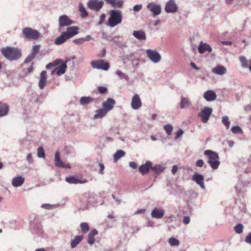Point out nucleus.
I'll return each instance as SVG.
<instances>
[{
  "label": "nucleus",
  "mask_w": 251,
  "mask_h": 251,
  "mask_svg": "<svg viewBox=\"0 0 251 251\" xmlns=\"http://www.w3.org/2000/svg\"><path fill=\"white\" fill-rule=\"evenodd\" d=\"M26 160L29 164H31L33 162V159L32 158V155L31 153H28L26 156Z\"/></svg>",
  "instance_id": "nucleus-59"
},
{
  "label": "nucleus",
  "mask_w": 251,
  "mask_h": 251,
  "mask_svg": "<svg viewBox=\"0 0 251 251\" xmlns=\"http://www.w3.org/2000/svg\"><path fill=\"white\" fill-rule=\"evenodd\" d=\"M94 101L95 99L91 97H82L80 99V103L82 105H85Z\"/></svg>",
  "instance_id": "nucleus-33"
},
{
  "label": "nucleus",
  "mask_w": 251,
  "mask_h": 251,
  "mask_svg": "<svg viewBox=\"0 0 251 251\" xmlns=\"http://www.w3.org/2000/svg\"><path fill=\"white\" fill-rule=\"evenodd\" d=\"M33 64H34V63H32V64L29 66V67H28L27 69H25V68L24 69L23 72L25 73V74L26 75H27L28 74H29V73H30L31 72H32L33 71Z\"/></svg>",
  "instance_id": "nucleus-53"
},
{
  "label": "nucleus",
  "mask_w": 251,
  "mask_h": 251,
  "mask_svg": "<svg viewBox=\"0 0 251 251\" xmlns=\"http://www.w3.org/2000/svg\"><path fill=\"white\" fill-rule=\"evenodd\" d=\"M47 72L45 71H42L40 74L39 87L41 90H43L47 82Z\"/></svg>",
  "instance_id": "nucleus-21"
},
{
  "label": "nucleus",
  "mask_w": 251,
  "mask_h": 251,
  "mask_svg": "<svg viewBox=\"0 0 251 251\" xmlns=\"http://www.w3.org/2000/svg\"><path fill=\"white\" fill-rule=\"evenodd\" d=\"M169 243L171 246H178L179 241L174 237H171L169 239Z\"/></svg>",
  "instance_id": "nucleus-45"
},
{
  "label": "nucleus",
  "mask_w": 251,
  "mask_h": 251,
  "mask_svg": "<svg viewBox=\"0 0 251 251\" xmlns=\"http://www.w3.org/2000/svg\"><path fill=\"white\" fill-rule=\"evenodd\" d=\"M40 46V45H34L32 47V52L33 54L35 55V56L37 55V54L39 51Z\"/></svg>",
  "instance_id": "nucleus-52"
},
{
  "label": "nucleus",
  "mask_w": 251,
  "mask_h": 251,
  "mask_svg": "<svg viewBox=\"0 0 251 251\" xmlns=\"http://www.w3.org/2000/svg\"><path fill=\"white\" fill-rule=\"evenodd\" d=\"M126 154L125 152L121 150H118L114 154V161L117 162L121 157L124 156Z\"/></svg>",
  "instance_id": "nucleus-36"
},
{
  "label": "nucleus",
  "mask_w": 251,
  "mask_h": 251,
  "mask_svg": "<svg viewBox=\"0 0 251 251\" xmlns=\"http://www.w3.org/2000/svg\"><path fill=\"white\" fill-rule=\"evenodd\" d=\"M37 156L39 158H45V154L44 148L42 147H39L37 150Z\"/></svg>",
  "instance_id": "nucleus-46"
},
{
  "label": "nucleus",
  "mask_w": 251,
  "mask_h": 251,
  "mask_svg": "<svg viewBox=\"0 0 251 251\" xmlns=\"http://www.w3.org/2000/svg\"><path fill=\"white\" fill-rule=\"evenodd\" d=\"M147 8L151 12L153 16L160 15L161 13V7L159 4L151 2L149 3L147 5Z\"/></svg>",
  "instance_id": "nucleus-9"
},
{
  "label": "nucleus",
  "mask_w": 251,
  "mask_h": 251,
  "mask_svg": "<svg viewBox=\"0 0 251 251\" xmlns=\"http://www.w3.org/2000/svg\"><path fill=\"white\" fill-rule=\"evenodd\" d=\"M40 219L39 216H35L33 219L30 218V231L35 237H42L44 234Z\"/></svg>",
  "instance_id": "nucleus-1"
},
{
  "label": "nucleus",
  "mask_w": 251,
  "mask_h": 251,
  "mask_svg": "<svg viewBox=\"0 0 251 251\" xmlns=\"http://www.w3.org/2000/svg\"><path fill=\"white\" fill-rule=\"evenodd\" d=\"M204 154L208 156V160L214 161L220 159L218 153L211 150H207L205 151Z\"/></svg>",
  "instance_id": "nucleus-20"
},
{
  "label": "nucleus",
  "mask_w": 251,
  "mask_h": 251,
  "mask_svg": "<svg viewBox=\"0 0 251 251\" xmlns=\"http://www.w3.org/2000/svg\"><path fill=\"white\" fill-rule=\"evenodd\" d=\"M203 97L207 101H211L216 99V94L212 90H208L204 93Z\"/></svg>",
  "instance_id": "nucleus-25"
},
{
  "label": "nucleus",
  "mask_w": 251,
  "mask_h": 251,
  "mask_svg": "<svg viewBox=\"0 0 251 251\" xmlns=\"http://www.w3.org/2000/svg\"><path fill=\"white\" fill-rule=\"evenodd\" d=\"M2 54L8 60L15 61L22 56L21 50L17 48L6 47L1 49Z\"/></svg>",
  "instance_id": "nucleus-2"
},
{
  "label": "nucleus",
  "mask_w": 251,
  "mask_h": 251,
  "mask_svg": "<svg viewBox=\"0 0 251 251\" xmlns=\"http://www.w3.org/2000/svg\"><path fill=\"white\" fill-rule=\"evenodd\" d=\"M142 7H143V6L142 4L135 5L133 7V10L134 12H139L142 9Z\"/></svg>",
  "instance_id": "nucleus-57"
},
{
  "label": "nucleus",
  "mask_w": 251,
  "mask_h": 251,
  "mask_svg": "<svg viewBox=\"0 0 251 251\" xmlns=\"http://www.w3.org/2000/svg\"><path fill=\"white\" fill-rule=\"evenodd\" d=\"M212 109L209 107H204L201 112L199 113V116L201 118V120L203 123L207 122L209 118L211 115Z\"/></svg>",
  "instance_id": "nucleus-10"
},
{
  "label": "nucleus",
  "mask_w": 251,
  "mask_h": 251,
  "mask_svg": "<svg viewBox=\"0 0 251 251\" xmlns=\"http://www.w3.org/2000/svg\"><path fill=\"white\" fill-rule=\"evenodd\" d=\"M208 163L210 165L211 167L213 169H217L218 168L220 162L219 160L212 161L208 160Z\"/></svg>",
  "instance_id": "nucleus-39"
},
{
  "label": "nucleus",
  "mask_w": 251,
  "mask_h": 251,
  "mask_svg": "<svg viewBox=\"0 0 251 251\" xmlns=\"http://www.w3.org/2000/svg\"><path fill=\"white\" fill-rule=\"evenodd\" d=\"M165 10L167 13H174L177 10V6L174 0H169L165 6Z\"/></svg>",
  "instance_id": "nucleus-14"
},
{
  "label": "nucleus",
  "mask_w": 251,
  "mask_h": 251,
  "mask_svg": "<svg viewBox=\"0 0 251 251\" xmlns=\"http://www.w3.org/2000/svg\"><path fill=\"white\" fill-rule=\"evenodd\" d=\"M164 213L165 210L164 209L155 208L152 210L151 216L154 218L160 219L164 216Z\"/></svg>",
  "instance_id": "nucleus-22"
},
{
  "label": "nucleus",
  "mask_w": 251,
  "mask_h": 251,
  "mask_svg": "<svg viewBox=\"0 0 251 251\" xmlns=\"http://www.w3.org/2000/svg\"><path fill=\"white\" fill-rule=\"evenodd\" d=\"M151 170L157 175L161 173L164 170V168L160 165H155L154 166H152Z\"/></svg>",
  "instance_id": "nucleus-37"
},
{
  "label": "nucleus",
  "mask_w": 251,
  "mask_h": 251,
  "mask_svg": "<svg viewBox=\"0 0 251 251\" xmlns=\"http://www.w3.org/2000/svg\"><path fill=\"white\" fill-rule=\"evenodd\" d=\"M231 131L234 134L242 133V129L239 126H234L231 128Z\"/></svg>",
  "instance_id": "nucleus-47"
},
{
  "label": "nucleus",
  "mask_w": 251,
  "mask_h": 251,
  "mask_svg": "<svg viewBox=\"0 0 251 251\" xmlns=\"http://www.w3.org/2000/svg\"><path fill=\"white\" fill-rule=\"evenodd\" d=\"M212 72L218 75H223L226 72V67L222 65H218L212 70Z\"/></svg>",
  "instance_id": "nucleus-26"
},
{
  "label": "nucleus",
  "mask_w": 251,
  "mask_h": 251,
  "mask_svg": "<svg viewBox=\"0 0 251 251\" xmlns=\"http://www.w3.org/2000/svg\"><path fill=\"white\" fill-rule=\"evenodd\" d=\"M98 90L99 93L103 94L107 91V88L104 86H99L98 88Z\"/></svg>",
  "instance_id": "nucleus-55"
},
{
  "label": "nucleus",
  "mask_w": 251,
  "mask_h": 251,
  "mask_svg": "<svg viewBox=\"0 0 251 251\" xmlns=\"http://www.w3.org/2000/svg\"><path fill=\"white\" fill-rule=\"evenodd\" d=\"M129 165L131 168L134 169H136L137 167L136 163L134 161L130 162L129 163Z\"/></svg>",
  "instance_id": "nucleus-64"
},
{
  "label": "nucleus",
  "mask_w": 251,
  "mask_h": 251,
  "mask_svg": "<svg viewBox=\"0 0 251 251\" xmlns=\"http://www.w3.org/2000/svg\"><path fill=\"white\" fill-rule=\"evenodd\" d=\"M98 166L100 167L99 173L100 175L104 174V165L102 163H99Z\"/></svg>",
  "instance_id": "nucleus-58"
},
{
  "label": "nucleus",
  "mask_w": 251,
  "mask_h": 251,
  "mask_svg": "<svg viewBox=\"0 0 251 251\" xmlns=\"http://www.w3.org/2000/svg\"><path fill=\"white\" fill-rule=\"evenodd\" d=\"M236 203L237 204L238 207L241 211H243L244 212H246V207L245 204L244 202L241 201H236Z\"/></svg>",
  "instance_id": "nucleus-49"
},
{
  "label": "nucleus",
  "mask_w": 251,
  "mask_h": 251,
  "mask_svg": "<svg viewBox=\"0 0 251 251\" xmlns=\"http://www.w3.org/2000/svg\"><path fill=\"white\" fill-rule=\"evenodd\" d=\"M107 112H108L103 108L97 110L96 111V114L94 115L93 117V119L95 120L101 119L106 115Z\"/></svg>",
  "instance_id": "nucleus-29"
},
{
  "label": "nucleus",
  "mask_w": 251,
  "mask_h": 251,
  "mask_svg": "<svg viewBox=\"0 0 251 251\" xmlns=\"http://www.w3.org/2000/svg\"><path fill=\"white\" fill-rule=\"evenodd\" d=\"M243 228L244 226L242 224H238L234 227L235 231L238 234L242 233Z\"/></svg>",
  "instance_id": "nucleus-44"
},
{
  "label": "nucleus",
  "mask_w": 251,
  "mask_h": 251,
  "mask_svg": "<svg viewBox=\"0 0 251 251\" xmlns=\"http://www.w3.org/2000/svg\"><path fill=\"white\" fill-rule=\"evenodd\" d=\"M190 222V217L188 216H184L183 219V223L185 224H188Z\"/></svg>",
  "instance_id": "nucleus-61"
},
{
  "label": "nucleus",
  "mask_w": 251,
  "mask_h": 251,
  "mask_svg": "<svg viewBox=\"0 0 251 251\" xmlns=\"http://www.w3.org/2000/svg\"><path fill=\"white\" fill-rule=\"evenodd\" d=\"M239 60L241 63V66L244 68H249V66L247 63V59L246 57L244 56H241L239 57Z\"/></svg>",
  "instance_id": "nucleus-42"
},
{
  "label": "nucleus",
  "mask_w": 251,
  "mask_h": 251,
  "mask_svg": "<svg viewBox=\"0 0 251 251\" xmlns=\"http://www.w3.org/2000/svg\"><path fill=\"white\" fill-rule=\"evenodd\" d=\"M122 12L118 9H113L110 11V17L108 20V25L113 27L121 23L122 21Z\"/></svg>",
  "instance_id": "nucleus-4"
},
{
  "label": "nucleus",
  "mask_w": 251,
  "mask_h": 251,
  "mask_svg": "<svg viewBox=\"0 0 251 251\" xmlns=\"http://www.w3.org/2000/svg\"><path fill=\"white\" fill-rule=\"evenodd\" d=\"M25 37L28 39L37 40L40 37L39 32L30 27H25L23 30Z\"/></svg>",
  "instance_id": "nucleus-5"
},
{
  "label": "nucleus",
  "mask_w": 251,
  "mask_h": 251,
  "mask_svg": "<svg viewBox=\"0 0 251 251\" xmlns=\"http://www.w3.org/2000/svg\"><path fill=\"white\" fill-rule=\"evenodd\" d=\"M58 23L59 28H61L73 25L75 22L70 19L66 15H63L59 17Z\"/></svg>",
  "instance_id": "nucleus-11"
},
{
  "label": "nucleus",
  "mask_w": 251,
  "mask_h": 251,
  "mask_svg": "<svg viewBox=\"0 0 251 251\" xmlns=\"http://www.w3.org/2000/svg\"><path fill=\"white\" fill-rule=\"evenodd\" d=\"M55 165L56 166L62 168H70V166L69 165H66L62 161L60 158V153L58 151H56L55 153V159H54Z\"/></svg>",
  "instance_id": "nucleus-18"
},
{
  "label": "nucleus",
  "mask_w": 251,
  "mask_h": 251,
  "mask_svg": "<svg viewBox=\"0 0 251 251\" xmlns=\"http://www.w3.org/2000/svg\"><path fill=\"white\" fill-rule=\"evenodd\" d=\"M80 227L82 232L83 233H86L90 230V227L88 223L85 222L81 223L80 225Z\"/></svg>",
  "instance_id": "nucleus-40"
},
{
  "label": "nucleus",
  "mask_w": 251,
  "mask_h": 251,
  "mask_svg": "<svg viewBox=\"0 0 251 251\" xmlns=\"http://www.w3.org/2000/svg\"><path fill=\"white\" fill-rule=\"evenodd\" d=\"M146 53L149 59L153 63H157L161 59L160 54L156 50L148 49L146 50Z\"/></svg>",
  "instance_id": "nucleus-6"
},
{
  "label": "nucleus",
  "mask_w": 251,
  "mask_h": 251,
  "mask_svg": "<svg viewBox=\"0 0 251 251\" xmlns=\"http://www.w3.org/2000/svg\"><path fill=\"white\" fill-rule=\"evenodd\" d=\"M142 106V102L139 95L135 94L132 98L131 106L133 109L137 110Z\"/></svg>",
  "instance_id": "nucleus-16"
},
{
  "label": "nucleus",
  "mask_w": 251,
  "mask_h": 251,
  "mask_svg": "<svg viewBox=\"0 0 251 251\" xmlns=\"http://www.w3.org/2000/svg\"><path fill=\"white\" fill-rule=\"evenodd\" d=\"M116 103L115 100L112 98H108L106 101L102 103L103 108L107 112L111 110Z\"/></svg>",
  "instance_id": "nucleus-17"
},
{
  "label": "nucleus",
  "mask_w": 251,
  "mask_h": 251,
  "mask_svg": "<svg viewBox=\"0 0 251 251\" xmlns=\"http://www.w3.org/2000/svg\"><path fill=\"white\" fill-rule=\"evenodd\" d=\"M190 102L187 98H184V97H181V101L180 103V107L182 109H184L186 107H189Z\"/></svg>",
  "instance_id": "nucleus-38"
},
{
  "label": "nucleus",
  "mask_w": 251,
  "mask_h": 251,
  "mask_svg": "<svg viewBox=\"0 0 251 251\" xmlns=\"http://www.w3.org/2000/svg\"><path fill=\"white\" fill-rule=\"evenodd\" d=\"M249 184V182H243L239 180L235 186V191L237 195L243 196L246 191L245 187Z\"/></svg>",
  "instance_id": "nucleus-12"
},
{
  "label": "nucleus",
  "mask_w": 251,
  "mask_h": 251,
  "mask_svg": "<svg viewBox=\"0 0 251 251\" xmlns=\"http://www.w3.org/2000/svg\"><path fill=\"white\" fill-rule=\"evenodd\" d=\"M9 111V106L7 104L0 101V117L5 116Z\"/></svg>",
  "instance_id": "nucleus-28"
},
{
  "label": "nucleus",
  "mask_w": 251,
  "mask_h": 251,
  "mask_svg": "<svg viewBox=\"0 0 251 251\" xmlns=\"http://www.w3.org/2000/svg\"><path fill=\"white\" fill-rule=\"evenodd\" d=\"M124 0H114V3L111 4V6L116 8H122L124 5Z\"/></svg>",
  "instance_id": "nucleus-41"
},
{
  "label": "nucleus",
  "mask_w": 251,
  "mask_h": 251,
  "mask_svg": "<svg viewBox=\"0 0 251 251\" xmlns=\"http://www.w3.org/2000/svg\"><path fill=\"white\" fill-rule=\"evenodd\" d=\"M245 241L248 244H251V232H250L245 237Z\"/></svg>",
  "instance_id": "nucleus-60"
},
{
  "label": "nucleus",
  "mask_w": 251,
  "mask_h": 251,
  "mask_svg": "<svg viewBox=\"0 0 251 251\" xmlns=\"http://www.w3.org/2000/svg\"><path fill=\"white\" fill-rule=\"evenodd\" d=\"M151 168L152 162L150 161H147L145 164H142L139 167V171L142 176H145L149 173Z\"/></svg>",
  "instance_id": "nucleus-15"
},
{
  "label": "nucleus",
  "mask_w": 251,
  "mask_h": 251,
  "mask_svg": "<svg viewBox=\"0 0 251 251\" xmlns=\"http://www.w3.org/2000/svg\"><path fill=\"white\" fill-rule=\"evenodd\" d=\"M78 29V27L76 26L68 27L66 31L63 32L61 35L55 39L54 43L57 45L62 44L68 39L77 34Z\"/></svg>",
  "instance_id": "nucleus-3"
},
{
  "label": "nucleus",
  "mask_w": 251,
  "mask_h": 251,
  "mask_svg": "<svg viewBox=\"0 0 251 251\" xmlns=\"http://www.w3.org/2000/svg\"><path fill=\"white\" fill-rule=\"evenodd\" d=\"M164 128L168 135H170L172 134L173 131V126L171 125H166L164 126Z\"/></svg>",
  "instance_id": "nucleus-50"
},
{
  "label": "nucleus",
  "mask_w": 251,
  "mask_h": 251,
  "mask_svg": "<svg viewBox=\"0 0 251 251\" xmlns=\"http://www.w3.org/2000/svg\"><path fill=\"white\" fill-rule=\"evenodd\" d=\"M25 181V177L22 176L14 177L12 180V184L14 187H18L22 186Z\"/></svg>",
  "instance_id": "nucleus-23"
},
{
  "label": "nucleus",
  "mask_w": 251,
  "mask_h": 251,
  "mask_svg": "<svg viewBox=\"0 0 251 251\" xmlns=\"http://www.w3.org/2000/svg\"><path fill=\"white\" fill-rule=\"evenodd\" d=\"M204 164V161L202 159H199L196 163V165L197 167H201Z\"/></svg>",
  "instance_id": "nucleus-63"
},
{
  "label": "nucleus",
  "mask_w": 251,
  "mask_h": 251,
  "mask_svg": "<svg viewBox=\"0 0 251 251\" xmlns=\"http://www.w3.org/2000/svg\"><path fill=\"white\" fill-rule=\"evenodd\" d=\"M183 134V131L182 129L180 128L177 132L176 136L175 139H177L179 138Z\"/></svg>",
  "instance_id": "nucleus-62"
},
{
  "label": "nucleus",
  "mask_w": 251,
  "mask_h": 251,
  "mask_svg": "<svg viewBox=\"0 0 251 251\" xmlns=\"http://www.w3.org/2000/svg\"><path fill=\"white\" fill-rule=\"evenodd\" d=\"M198 50L200 53H203L206 51L211 52L212 49L208 44L203 43L201 42L198 47Z\"/></svg>",
  "instance_id": "nucleus-24"
},
{
  "label": "nucleus",
  "mask_w": 251,
  "mask_h": 251,
  "mask_svg": "<svg viewBox=\"0 0 251 251\" xmlns=\"http://www.w3.org/2000/svg\"><path fill=\"white\" fill-rule=\"evenodd\" d=\"M119 36H116L114 41V44L120 48L122 49L127 47V45L125 42L119 39Z\"/></svg>",
  "instance_id": "nucleus-34"
},
{
  "label": "nucleus",
  "mask_w": 251,
  "mask_h": 251,
  "mask_svg": "<svg viewBox=\"0 0 251 251\" xmlns=\"http://www.w3.org/2000/svg\"><path fill=\"white\" fill-rule=\"evenodd\" d=\"M67 67L66 62L62 63L60 66L51 71V74L53 75L56 73L57 75L60 76L65 73Z\"/></svg>",
  "instance_id": "nucleus-19"
},
{
  "label": "nucleus",
  "mask_w": 251,
  "mask_h": 251,
  "mask_svg": "<svg viewBox=\"0 0 251 251\" xmlns=\"http://www.w3.org/2000/svg\"><path fill=\"white\" fill-rule=\"evenodd\" d=\"M73 42L75 44L78 45H80L84 42L83 38L74 39L73 40Z\"/></svg>",
  "instance_id": "nucleus-56"
},
{
  "label": "nucleus",
  "mask_w": 251,
  "mask_h": 251,
  "mask_svg": "<svg viewBox=\"0 0 251 251\" xmlns=\"http://www.w3.org/2000/svg\"><path fill=\"white\" fill-rule=\"evenodd\" d=\"M132 34L134 37L139 40H145L146 39L145 32L142 30H134Z\"/></svg>",
  "instance_id": "nucleus-27"
},
{
  "label": "nucleus",
  "mask_w": 251,
  "mask_h": 251,
  "mask_svg": "<svg viewBox=\"0 0 251 251\" xmlns=\"http://www.w3.org/2000/svg\"><path fill=\"white\" fill-rule=\"evenodd\" d=\"M192 180L199 185L202 189L205 190L204 184V176L201 174L195 173L192 176Z\"/></svg>",
  "instance_id": "nucleus-13"
},
{
  "label": "nucleus",
  "mask_w": 251,
  "mask_h": 251,
  "mask_svg": "<svg viewBox=\"0 0 251 251\" xmlns=\"http://www.w3.org/2000/svg\"><path fill=\"white\" fill-rule=\"evenodd\" d=\"M104 2L102 0H89L87 5L89 9L95 11H99L103 6Z\"/></svg>",
  "instance_id": "nucleus-8"
},
{
  "label": "nucleus",
  "mask_w": 251,
  "mask_h": 251,
  "mask_svg": "<svg viewBox=\"0 0 251 251\" xmlns=\"http://www.w3.org/2000/svg\"><path fill=\"white\" fill-rule=\"evenodd\" d=\"M66 181L70 184H77V183H83V181L78 179L75 176H70L68 177H66L65 178Z\"/></svg>",
  "instance_id": "nucleus-32"
},
{
  "label": "nucleus",
  "mask_w": 251,
  "mask_h": 251,
  "mask_svg": "<svg viewBox=\"0 0 251 251\" xmlns=\"http://www.w3.org/2000/svg\"><path fill=\"white\" fill-rule=\"evenodd\" d=\"M78 9L79 12L81 13V17L82 18H85L88 16V13L87 12L85 7L82 3H79L78 5Z\"/></svg>",
  "instance_id": "nucleus-35"
},
{
  "label": "nucleus",
  "mask_w": 251,
  "mask_h": 251,
  "mask_svg": "<svg viewBox=\"0 0 251 251\" xmlns=\"http://www.w3.org/2000/svg\"><path fill=\"white\" fill-rule=\"evenodd\" d=\"M223 124L228 128L230 126V122L228 120V117L227 116H224L222 117Z\"/></svg>",
  "instance_id": "nucleus-48"
},
{
  "label": "nucleus",
  "mask_w": 251,
  "mask_h": 251,
  "mask_svg": "<svg viewBox=\"0 0 251 251\" xmlns=\"http://www.w3.org/2000/svg\"><path fill=\"white\" fill-rule=\"evenodd\" d=\"M91 65L94 69H101L104 71H107L109 68V64L105 62L104 60L100 59L91 62Z\"/></svg>",
  "instance_id": "nucleus-7"
},
{
  "label": "nucleus",
  "mask_w": 251,
  "mask_h": 251,
  "mask_svg": "<svg viewBox=\"0 0 251 251\" xmlns=\"http://www.w3.org/2000/svg\"><path fill=\"white\" fill-rule=\"evenodd\" d=\"M98 233L96 229H92L88 235L87 242L90 245H93L95 242L94 236Z\"/></svg>",
  "instance_id": "nucleus-30"
},
{
  "label": "nucleus",
  "mask_w": 251,
  "mask_h": 251,
  "mask_svg": "<svg viewBox=\"0 0 251 251\" xmlns=\"http://www.w3.org/2000/svg\"><path fill=\"white\" fill-rule=\"evenodd\" d=\"M35 55L30 53L25 58L24 62L25 63H28L32 61L35 57Z\"/></svg>",
  "instance_id": "nucleus-51"
},
{
  "label": "nucleus",
  "mask_w": 251,
  "mask_h": 251,
  "mask_svg": "<svg viewBox=\"0 0 251 251\" xmlns=\"http://www.w3.org/2000/svg\"><path fill=\"white\" fill-rule=\"evenodd\" d=\"M115 73L121 79H125L126 80H128L129 79L128 75L124 74L120 70H117Z\"/></svg>",
  "instance_id": "nucleus-43"
},
{
  "label": "nucleus",
  "mask_w": 251,
  "mask_h": 251,
  "mask_svg": "<svg viewBox=\"0 0 251 251\" xmlns=\"http://www.w3.org/2000/svg\"><path fill=\"white\" fill-rule=\"evenodd\" d=\"M116 36H113L111 35H103V38L107 41L113 42Z\"/></svg>",
  "instance_id": "nucleus-54"
},
{
  "label": "nucleus",
  "mask_w": 251,
  "mask_h": 251,
  "mask_svg": "<svg viewBox=\"0 0 251 251\" xmlns=\"http://www.w3.org/2000/svg\"><path fill=\"white\" fill-rule=\"evenodd\" d=\"M83 238V235L76 236L75 238L72 240L71 242V247L72 249L75 248L82 240Z\"/></svg>",
  "instance_id": "nucleus-31"
}]
</instances>
